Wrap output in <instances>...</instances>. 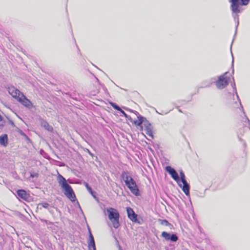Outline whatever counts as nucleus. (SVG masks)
Returning a JSON list of instances; mask_svg holds the SVG:
<instances>
[{
    "instance_id": "obj_20",
    "label": "nucleus",
    "mask_w": 250,
    "mask_h": 250,
    "mask_svg": "<svg viewBox=\"0 0 250 250\" xmlns=\"http://www.w3.org/2000/svg\"><path fill=\"white\" fill-rule=\"evenodd\" d=\"M159 222H160L161 224L162 225L168 226L170 225L169 222L167 220L159 219Z\"/></svg>"
},
{
    "instance_id": "obj_10",
    "label": "nucleus",
    "mask_w": 250,
    "mask_h": 250,
    "mask_svg": "<svg viewBox=\"0 0 250 250\" xmlns=\"http://www.w3.org/2000/svg\"><path fill=\"white\" fill-rule=\"evenodd\" d=\"M18 101L26 107L31 108L33 107V104L32 102L29 100H28L24 95H21V97Z\"/></svg>"
},
{
    "instance_id": "obj_25",
    "label": "nucleus",
    "mask_w": 250,
    "mask_h": 250,
    "mask_svg": "<svg viewBox=\"0 0 250 250\" xmlns=\"http://www.w3.org/2000/svg\"><path fill=\"white\" fill-rule=\"evenodd\" d=\"M233 88H234V90L235 91L236 93L237 94L235 83H234V87H233Z\"/></svg>"
},
{
    "instance_id": "obj_15",
    "label": "nucleus",
    "mask_w": 250,
    "mask_h": 250,
    "mask_svg": "<svg viewBox=\"0 0 250 250\" xmlns=\"http://www.w3.org/2000/svg\"><path fill=\"white\" fill-rule=\"evenodd\" d=\"M0 145L4 147L7 146L8 136L7 134H3L0 136Z\"/></svg>"
},
{
    "instance_id": "obj_27",
    "label": "nucleus",
    "mask_w": 250,
    "mask_h": 250,
    "mask_svg": "<svg viewBox=\"0 0 250 250\" xmlns=\"http://www.w3.org/2000/svg\"><path fill=\"white\" fill-rule=\"evenodd\" d=\"M10 124H11V125H13V126H14V123L13 122L10 121Z\"/></svg>"
},
{
    "instance_id": "obj_26",
    "label": "nucleus",
    "mask_w": 250,
    "mask_h": 250,
    "mask_svg": "<svg viewBox=\"0 0 250 250\" xmlns=\"http://www.w3.org/2000/svg\"><path fill=\"white\" fill-rule=\"evenodd\" d=\"M216 85L217 87L219 86V83H218V81L216 82Z\"/></svg>"
},
{
    "instance_id": "obj_6",
    "label": "nucleus",
    "mask_w": 250,
    "mask_h": 250,
    "mask_svg": "<svg viewBox=\"0 0 250 250\" xmlns=\"http://www.w3.org/2000/svg\"><path fill=\"white\" fill-rule=\"evenodd\" d=\"M8 91L13 98L16 99L17 101L21 97L23 94L19 90L15 87L14 86H9L8 87Z\"/></svg>"
},
{
    "instance_id": "obj_23",
    "label": "nucleus",
    "mask_w": 250,
    "mask_h": 250,
    "mask_svg": "<svg viewBox=\"0 0 250 250\" xmlns=\"http://www.w3.org/2000/svg\"><path fill=\"white\" fill-rule=\"evenodd\" d=\"M120 112L122 113L123 116H125V117L127 118V114L125 112V111L124 110H123L122 109H121V110L120 111Z\"/></svg>"
},
{
    "instance_id": "obj_9",
    "label": "nucleus",
    "mask_w": 250,
    "mask_h": 250,
    "mask_svg": "<svg viewBox=\"0 0 250 250\" xmlns=\"http://www.w3.org/2000/svg\"><path fill=\"white\" fill-rule=\"evenodd\" d=\"M126 211L127 213L128 217L133 222H137L139 224H140L139 222L138 221L137 217V215L135 213L134 210L130 207L126 208Z\"/></svg>"
},
{
    "instance_id": "obj_13",
    "label": "nucleus",
    "mask_w": 250,
    "mask_h": 250,
    "mask_svg": "<svg viewBox=\"0 0 250 250\" xmlns=\"http://www.w3.org/2000/svg\"><path fill=\"white\" fill-rule=\"evenodd\" d=\"M17 195L19 198L24 200H27L29 198V194L24 190L20 189L17 191Z\"/></svg>"
},
{
    "instance_id": "obj_1",
    "label": "nucleus",
    "mask_w": 250,
    "mask_h": 250,
    "mask_svg": "<svg viewBox=\"0 0 250 250\" xmlns=\"http://www.w3.org/2000/svg\"><path fill=\"white\" fill-rule=\"evenodd\" d=\"M57 180L65 196L72 202H74L76 199L75 194L71 186L66 182V179L62 175L59 174Z\"/></svg>"
},
{
    "instance_id": "obj_29",
    "label": "nucleus",
    "mask_w": 250,
    "mask_h": 250,
    "mask_svg": "<svg viewBox=\"0 0 250 250\" xmlns=\"http://www.w3.org/2000/svg\"><path fill=\"white\" fill-rule=\"evenodd\" d=\"M31 177H34V175H32V174H31Z\"/></svg>"
},
{
    "instance_id": "obj_17",
    "label": "nucleus",
    "mask_w": 250,
    "mask_h": 250,
    "mask_svg": "<svg viewBox=\"0 0 250 250\" xmlns=\"http://www.w3.org/2000/svg\"><path fill=\"white\" fill-rule=\"evenodd\" d=\"M137 118L138 120L134 121V124L136 125L139 126L143 123L144 118L141 116H138Z\"/></svg>"
},
{
    "instance_id": "obj_18",
    "label": "nucleus",
    "mask_w": 250,
    "mask_h": 250,
    "mask_svg": "<svg viewBox=\"0 0 250 250\" xmlns=\"http://www.w3.org/2000/svg\"><path fill=\"white\" fill-rule=\"evenodd\" d=\"M50 207L49 204L46 202L40 203L38 205V208L41 209L42 208H48Z\"/></svg>"
},
{
    "instance_id": "obj_19",
    "label": "nucleus",
    "mask_w": 250,
    "mask_h": 250,
    "mask_svg": "<svg viewBox=\"0 0 250 250\" xmlns=\"http://www.w3.org/2000/svg\"><path fill=\"white\" fill-rule=\"evenodd\" d=\"M110 104L111 105V106L113 108H114L115 109H116L119 111H120L121 110V108L119 106H118L115 103H113V102H110Z\"/></svg>"
},
{
    "instance_id": "obj_3",
    "label": "nucleus",
    "mask_w": 250,
    "mask_h": 250,
    "mask_svg": "<svg viewBox=\"0 0 250 250\" xmlns=\"http://www.w3.org/2000/svg\"><path fill=\"white\" fill-rule=\"evenodd\" d=\"M108 217L112 223V225L115 229H117L120 226L119 217L120 215L117 209L109 208H106Z\"/></svg>"
},
{
    "instance_id": "obj_14",
    "label": "nucleus",
    "mask_w": 250,
    "mask_h": 250,
    "mask_svg": "<svg viewBox=\"0 0 250 250\" xmlns=\"http://www.w3.org/2000/svg\"><path fill=\"white\" fill-rule=\"evenodd\" d=\"M146 127V134L151 138H153L152 126L148 123L144 124Z\"/></svg>"
},
{
    "instance_id": "obj_7",
    "label": "nucleus",
    "mask_w": 250,
    "mask_h": 250,
    "mask_svg": "<svg viewBox=\"0 0 250 250\" xmlns=\"http://www.w3.org/2000/svg\"><path fill=\"white\" fill-rule=\"evenodd\" d=\"M166 169L171 175L172 178L175 180L180 187H182V184L180 183V179L176 170L170 166H167Z\"/></svg>"
},
{
    "instance_id": "obj_30",
    "label": "nucleus",
    "mask_w": 250,
    "mask_h": 250,
    "mask_svg": "<svg viewBox=\"0 0 250 250\" xmlns=\"http://www.w3.org/2000/svg\"><path fill=\"white\" fill-rule=\"evenodd\" d=\"M237 98L239 100V97H238V95H237Z\"/></svg>"
},
{
    "instance_id": "obj_4",
    "label": "nucleus",
    "mask_w": 250,
    "mask_h": 250,
    "mask_svg": "<svg viewBox=\"0 0 250 250\" xmlns=\"http://www.w3.org/2000/svg\"><path fill=\"white\" fill-rule=\"evenodd\" d=\"M250 0H229L231 3L230 8L232 12L237 14L240 13L242 10L240 8L241 5H247Z\"/></svg>"
},
{
    "instance_id": "obj_16",
    "label": "nucleus",
    "mask_w": 250,
    "mask_h": 250,
    "mask_svg": "<svg viewBox=\"0 0 250 250\" xmlns=\"http://www.w3.org/2000/svg\"><path fill=\"white\" fill-rule=\"evenodd\" d=\"M41 125L45 129H46L47 130L49 131H52L53 129L52 126L49 125L48 123H47L46 121L42 120L41 121Z\"/></svg>"
},
{
    "instance_id": "obj_28",
    "label": "nucleus",
    "mask_w": 250,
    "mask_h": 250,
    "mask_svg": "<svg viewBox=\"0 0 250 250\" xmlns=\"http://www.w3.org/2000/svg\"><path fill=\"white\" fill-rule=\"evenodd\" d=\"M232 63L233 64V58L232 57Z\"/></svg>"
},
{
    "instance_id": "obj_2",
    "label": "nucleus",
    "mask_w": 250,
    "mask_h": 250,
    "mask_svg": "<svg viewBox=\"0 0 250 250\" xmlns=\"http://www.w3.org/2000/svg\"><path fill=\"white\" fill-rule=\"evenodd\" d=\"M122 178L124 180L127 187L129 189L132 194L136 196L139 195V189L135 181L129 175L127 171H124L121 174Z\"/></svg>"
},
{
    "instance_id": "obj_21",
    "label": "nucleus",
    "mask_w": 250,
    "mask_h": 250,
    "mask_svg": "<svg viewBox=\"0 0 250 250\" xmlns=\"http://www.w3.org/2000/svg\"><path fill=\"white\" fill-rule=\"evenodd\" d=\"M4 121L3 120L1 116L0 115V127L3 126L4 125Z\"/></svg>"
},
{
    "instance_id": "obj_8",
    "label": "nucleus",
    "mask_w": 250,
    "mask_h": 250,
    "mask_svg": "<svg viewBox=\"0 0 250 250\" xmlns=\"http://www.w3.org/2000/svg\"><path fill=\"white\" fill-rule=\"evenodd\" d=\"M229 75L228 72H226L224 74L220 76V88H223L228 85L229 82L230 80Z\"/></svg>"
},
{
    "instance_id": "obj_22",
    "label": "nucleus",
    "mask_w": 250,
    "mask_h": 250,
    "mask_svg": "<svg viewBox=\"0 0 250 250\" xmlns=\"http://www.w3.org/2000/svg\"><path fill=\"white\" fill-rule=\"evenodd\" d=\"M19 133H20V134H21V136H23V137H25V138H28V137L27 136V135H26V134H25V133H24L22 131L20 130V131H19Z\"/></svg>"
},
{
    "instance_id": "obj_5",
    "label": "nucleus",
    "mask_w": 250,
    "mask_h": 250,
    "mask_svg": "<svg viewBox=\"0 0 250 250\" xmlns=\"http://www.w3.org/2000/svg\"><path fill=\"white\" fill-rule=\"evenodd\" d=\"M180 175L181 182L183 183V185H182V187H181V188H182L183 191L186 194V195L187 196H189V186L185 179V174L182 170H181L180 172Z\"/></svg>"
},
{
    "instance_id": "obj_11",
    "label": "nucleus",
    "mask_w": 250,
    "mask_h": 250,
    "mask_svg": "<svg viewBox=\"0 0 250 250\" xmlns=\"http://www.w3.org/2000/svg\"><path fill=\"white\" fill-rule=\"evenodd\" d=\"M161 236L166 240H170L172 242H176L178 239L176 235L174 234L170 235L169 233L166 231L162 232Z\"/></svg>"
},
{
    "instance_id": "obj_12",
    "label": "nucleus",
    "mask_w": 250,
    "mask_h": 250,
    "mask_svg": "<svg viewBox=\"0 0 250 250\" xmlns=\"http://www.w3.org/2000/svg\"><path fill=\"white\" fill-rule=\"evenodd\" d=\"M89 230V239L88 241V248L89 250H96L95 244L94 237L90 231V229L88 228Z\"/></svg>"
},
{
    "instance_id": "obj_24",
    "label": "nucleus",
    "mask_w": 250,
    "mask_h": 250,
    "mask_svg": "<svg viewBox=\"0 0 250 250\" xmlns=\"http://www.w3.org/2000/svg\"><path fill=\"white\" fill-rule=\"evenodd\" d=\"M86 187H87V189H88V190H91V188H89V187H88V184H86Z\"/></svg>"
}]
</instances>
